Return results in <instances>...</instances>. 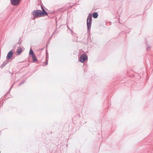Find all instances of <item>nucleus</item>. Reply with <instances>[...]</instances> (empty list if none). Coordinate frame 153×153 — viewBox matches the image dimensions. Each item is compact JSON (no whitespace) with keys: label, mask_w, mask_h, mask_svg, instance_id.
<instances>
[{"label":"nucleus","mask_w":153,"mask_h":153,"mask_svg":"<svg viewBox=\"0 0 153 153\" xmlns=\"http://www.w3.org/2000/svg\"><path fill=\"white\" fill-rule=\"evenodd\" d=\"M13 52L12 51H10L8 53L7 56V58L8 59H10L13 56Z\"/></svg>","instance_id":"423d86ee"},{"label":"nucleus","mask_w":153,"mask_h":153,"mask_svg":"<svg viewBox=\"0 0 153 153\" xmlns=\"http://www.w3.org/2000/svg\"><path fill=\"white\" fill-rule=\"evenodd\" d=\"M32 57L33 59V60L34 61H35L37 60V59L36 58V57L35 54L32 56Z\"/></svg>","instance_id":"1a4fd4ad"},{"label":"nucleus","mask_w":153,"mask_h":153,"mask_svg":"<svg viewBox=\"0 0 153 153\" xmlns=\"http://www.w3.org/2000/svg\"><path fill=\"white\" fill-rule=\"evenodd\" d=\"M29 54H32V56L34 55V54L33 52V51H32V50L31 49H30V51Z\"/></svg>","instance_id":"9d476101"},{"label":"nucleus","mask_w":153,"mask_h":153,"mask_svg":"<svg viewBox=\"0 0 153 153\" xmlns=\"http://www.w3.org/2000/svg\"><path fill=\"white\" fill-rule=\"evenodd\" d=\"M22 48L21 47H18L17 48L16 52L18 55H20L23 51Z\"/></svg>","instance_id":"39448f33"},{"label":"nucleus","mask_w":153,"mask_h":153,"mask_svg":"<svg viewBox=\"0 0 153 153\" xmlns=\"http://www.w3.org/2000/svg\"><path fill=\"white\" fill-rule=\"evenodd\" d=\"M47 64H48V63H47H47H46V65H47Z\"/></svg>","instance_id":"f8f14e48"},{"label":"nucleus","mask_w":153,"mask_h":153,"mask_svg":"<svg viewBox=\"0 0 153 153\" xmlns=\"http://www.w3.org/2000/svg\"><path fill=\"white\" fill-rule=\"evenodd\" d=\"M20 0H10L11 4L13 5H16L18 4Z\"/></svg>","instance_id":"20e7f679"},{"label":"nucleus","mask_w":153,"mask_h":153,"mask_svg":"<svg viewBox=\"0 0 153 153\" xmlns=\"http://www.w3.org/2000/svg\"><path fill=\"white\" fill-rule=\"evenodd\" d=\"M41 8L42 10V12H45V9L43 8V7L42 6H41Z\"/></svg>","instance_id":"9b49d317"},{"label":"nucleus","mask_w":153,"mask_h":153,"mask_svg":"<svg viewBox=\"0 0 153 153\" xmlns=\"http://www.w3.org/2000/svg\"><path fill=\"white\" fill-rule=\"evenodd\" d=\"M92 17L91 14H89L88 16L87 20V24L88 30H90L92 22Z\"/></svg>","instance_id":"f03ea898"},{"label":"nucleus","mask_w":153,"mask_h":153,"mask_svg":"<svg viewBox=\"0 0 153 153\" xmlns=\"http://www.w3.org/2000/svg\"><path fill=\"white\" fill-rule=\"evenodd\" d=\"M7 63V61L4 62L3 64L1 65V67L3 68L4 67Z\"/></svg>","instance_id":"6e6552de"},{"label":"nucleus","mask_w":153,"mask_h":153,"mask_svg":"<svg viewBox=\"0 0 153 153\" xmlns=\"http://www.w3.org/2000/svg\"><path fill=\"white\" fill-rule=\"evenodd\" d=\"M87 56L86 55H82L80 57V61L82 63H83L87 59Z\"/></svg>","instance_id":"7ed1b4c3"},{"label":"nucleus","mask_w":153,"mask_h":153,"mask_svg":"<svg viewBox=\"0 0 153 153\" xmlns=\"http://www.w3.org/2000/svg\"><path fill=\"white\" fill-rule=\"evenodd\" d=\"M32 15L34 16L33 19H34L36 17L43 16L45 15H47L48 13L46 11L42 12L40 10H36L33 12Z\"/></svg>","instance_id":"f257e3e1"},{"label":"nucleus","mask_w":153,"mask_h":153,"mask_svg":"<svg viewBox=\"0 0 153 153\" xmlns=\"http://www.w3.org/2000/svg\"><path fill=\"white\" fill-rule=\"evenodd\" d=\"M98 16V14L96 12H95L93 14V17L94 18H97Z\"/></svg>","instance_id":"0eeeda50"}]
</instances>
